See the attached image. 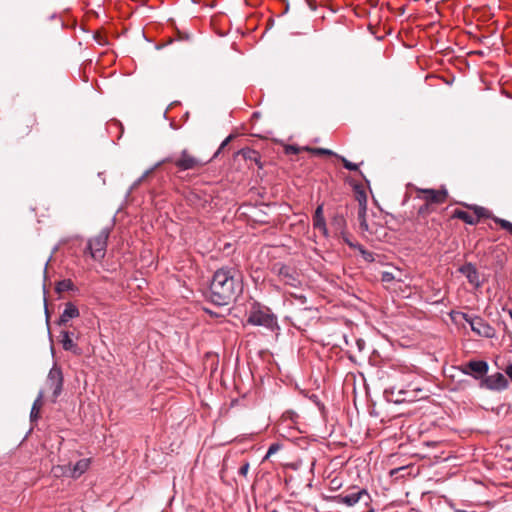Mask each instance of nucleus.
<instances>
[{"label": "nucleus", "instance_id": "412c9836", "mask_svg": "<svg viewBox=\"0 0 512 512\" xmlns=\"http://www.w3.org/2000/svg\"><path fill=\"white\" fill-rule=\"evenodd\" d=\"M35 123V120L31 117L24 119L17 125L16 135L19 138H23L25 135H28Z\"/></svg>", "mask_w": 512, "mask_h": 512}, {"label": "nucleus", "instance_id": "a211bd4d", "mask_svg": "<svg viewBox=\"0 0 512 512\" xmlns=\"http://www.w3.org/2000/svg\"><path fill=\"white\" fill-rule=\"evenodd\" d=\"M278 275L285 281L286 284L295 285V282H297L296 273L287 265H281V267L278 269Z\"/></svg>", "mask_w": 512, "mask_h": 512}, {"label": "nucleus", "instance_id": "5fc2aeb1", "mask_svg": "<svg viewBox=\"0 0 512 512\" xmlns=\"http://www.w3.org/2000/svg\"><path fill=\"white\" fill-rule=\"evenodd\" d=\"M204 311H205L206 313L210 314V315H213V312H212L211 310L207 309V308H204Z\"/></svg>", "mask_w": 512, "mask_h": 512}, {"label": "nucleus", "instance_id": "c756f323", "mask_svg": "<svg viewBox=\"0 0 512 512\" xmlns=\"http://www.w3.org/2000/svg\"><path fill=\"white\" fill-rule=\"evenodd\" d=\"M336 158L342 162L345 169H347L349 171H358L359 170L358 164L347 160L344 156L338 154Z\"/></svg>", "mask_w": 512, "mask_h": 512}, {"label": "nucleus", "instance_id": "0eeeda50", "mask_svg": "<svg viewBox=\"0 0 512 512\" xmlns=\"http://www.w3.org/2000/svg\"><path fill=\"white\" fill-rule=\"evenodd\" d=\"M334 500L339 504H345L351 507L358 502H362L367 506L372 499L366 489L353 487L349 492H343L337 496H334Z\"/></svg>", "mask_w": 512, "mask_h": 512}, {"label": "nucleus", "instance_id": "e433bc0d", "mask_svg": "<svg viewBox=\"0 0 512 512\" xmlns=\"http://www.w3.org/2000/svg\"><path fill=\"white\" fill-rule=\"evenodd\" d=\"M301 150H304V147L301 148L297 145H286L285 149H284L285 154H287V155H292V154L296 155V154L300 153Z\"/></svg>", "mask_w": 512, "mask_h": 512}, {"label": "nucleus", "instance_id": "20e7f679", "mask_svg": "<svg viewBox=\"0 0 512 512\" xmlns=\"http://www.w3.org/2000/svg\"><path fill=\"white\" fill-rule=\"evenodd\" d=\"M171 163L178 171H187L192 169L201 168L209 161H202L201 159L193 156L188 149H183L179 154L173 153L166 158L155 164V167H160L163 164Z\"/></svg>", "mask_w": 512, "mask_h": 512}, {"label": "nucleus", "instance_id": "338daca9", "mask_svg": "<svg viewBox=\"0 0 512 512\" xmlns=\"http://www.w3.org/2000/svg\"><path fill=\"white\" fill-rule=\"evenodd\" d=\"M389 428H390V427H388V426H386V427H385L386 435L388 434V429H389Z\"/></svg>", "mask_w": 512, "mask_h": 512}, {"label": "nucleus", "instance_id": "de8ad7c7", "mask_svg": "<svg viewBox=\"0 0 512 512\" xmlns=\"http://www.w3.org/2000/svg\"><path fill=\"white\" fill-rule=\"evenodd\" d=\"M395 275H393L392 272L386 270V282H390V281H393L395 280Z\"/></svg>", "mask_w": 512, "mask_h": 512}, {"label": "nucleus", "instance_id": "a19ab883", "mask_svg": "<svg viewBox=\"0 0 512 512\" xmlns=\"http://www.w3.org/2000/svg\"><path fill=\"white\" fill-rule=\"evenodd\" d=\"M266 218H267V213L262 210H259L257 212V218L255 219V222H257L259 224H267L268 220Z\"/></svg>", "mask_w": 512, "mask_h": 512}, {"label": "nucleus", "instance_id": "e2e57ef3", "mask_svg": "<svg viewBox=\"0 0 512 512\" xmlns=\"http://www.w3.org/2000/svg\"><path fill=\"white\" fill-rule=\"evenodd\" d=\"M392 457H393V454H390V455L388 456V460L390 461Z\"/></svg>", "mask_w": 512, "mask_h": 512}, {"label": "nucleus", "instance_id": "bb28decb", "mask_svg": "<svg viewBox=\"0 0 512 512\" xmlns=\"http://www.w3.org/2000/svg\"><path fill=\"white\" fill-rule=\"evenodd\" d=\"M468 208L472 209L475 213V218H478V220L480 218H491L493 219L494 216L491 215V212L486 209L485 207H482V206H478V205H472V206H468Z\"/></svg>", "mask_w": 512, "mask_h": 512}, {"label": "nucleus", "instance_id": "13d9d810", "mask_svg": "<svg viewBox=\"0 0 512 512\" xmlns=\"http://www.w3.org/2000/svg\"><path fill=\"white\" fill-rule=\"evenodd\" d=\"M359 173H360V175L363 177V179H364L366 182H368V181L366 180L365 176L363 175V172L359 171Z\"/></svg>", "mask_w": 512, "mask_h": 512}, {"label": "nucleus", "instance_id": "2eb2a0df", "mask_svg": "<svg viewBox=\"0 0 512 512\" xmlns=\"http://www.w3.org/2000/svg\"><path fill=\"white\" fill-rule=\"evenodd\" d=\"M236 154L241 155L245 161L255 163L259 169H262L264 166L260 153L250 147L242 148Z\"/></svg>", "mask_w": 512, "mask_h": 512}, {"label": "nucleus", "instance_id": "58836bf2", "mask_svg": "<svg viewBox=\"0 0 512 512\" xmlns=\"http://www.w3.org/2000/svg\"><path fill=\"white\" fill-rule=\"evenodd\" d=\"M369 362L371 365L374 366L373 371L371 372L372 375L375 376L377 378V380L381 381V379L383 377V372H382L381 368L376 366L375 364H373L372 357H370Z\"/></svg>", "mask_w": 512, "mask_h": 512}, {"label": "nucleus", "instance_id": "09e8293b", "mask_svg": "<svg viewBox=\"0 0 512 512\" xmlns=\"http://www.w3.org/2000/svg\"><path fill=\"white\" fill-rule=\"evenodd\" d=\"M317 229L320 230L324 236H326V237L328 236V229H327L326 224H324V228H317Z\"/></svg>", "mask_w": 512, "mask_h": 512}, {"label": "nucleus", "instance_id": "7c9ffc66", "mask_svg": "<svg viewBox=\"0 0 512 512\" xmlns=\"http://www.w3.org/2000/svg\"><path fill=\"white\" fill-rule=\"evenodd\" d=\"M234 137L235 136L233 134H230L229 136H227L222 141V143L220 144L219 148L216 150V152L213 154V156L208 161L210 162L213 159L217 158L220 155V153L222 152V150L234 139Z\"/></svg>", "mask_w": 512, "mask_h": 512}, {"label": "nucleus", "instance_id": "680f3d73", "mask_svg": "<svg viewBox=\"0 0 512 512\" xmlns=\"http://www.w3.org/2000/svg\"><path fill=\"white\" fill-rule=\"evenodd\" d=\"M309 5H310V7H311L312 9H315V6H314V5H312V3H311V2H309Z\"/></svg>", "mask_w": 512, "mask_h": 512}, {"label": "nucleus", "instance_id": "603ef678", "mask_svg": "<svg viewBox=\"0 0 512 512\" xmlns=\"http://www.w3.org/2000/svg\"><path fill=\"white\" fill-rule=\"evenodd\" d=\"M503 310L508 313V315L510 316V318L512 320V310L511 309H505V308H503Z\"/></svg>", "mask_w": 512, "mask_h": 512}, {"label": "nucleus", "instance_id": "ea45409f", "mask_svg": "<svg viewBox=\"0 0 512 512\" xmlns=\"http://www.w3.org/2000/svg\"><path fill=\"white\" fill-rule=\"evenodd\" d=\"M280 448L281 445L279 443L271 444L263 460L268 459L271 455L275 454Z\"/></svg>", "mask_w": 512, "mask_h": 512}, {"label": "nucleus", "instance_id": "aec40b11", "mask_svg": "<svg viewBox=\"0 0 512 512\" xmlns=\"http://www.w3.org/2000/svg\"><path fill=\"white\" fill-rule=\"evenodd\" d=\"M43 397L44 392L42 390L39 391L37 398L34 400L31 412H30V421L36 422L40 418V409L43 405Z\"/></svg>", "mask_w": 512, "mask_h": 512}, {"label": "nucleus", "instance_id": "79ce46f5", "mask_svg": "<svg viewBox=\"0 0 512 512\" xmlns=\"http://www.w3.org/2000/svg\"><path fill=\"white\" fill-rule=\"evenodd\" d=\"M249 468H250V464L248 461H245L241 467L239 468L238 470V474L241 475V476H246L248 474V471H249Z\"/></svg>", "mask_w": 512, "mask_h": 512}, {"label": "nucleus", "instance_id": "4468645a", "mask_svg": "<svg viewBox=\"0 0 512 512\" xmlns=\"http://www.w3.org/2000/svg\"><path fill=\"white\" fill-rule=\"evenodd\" d=\"M421 192L424 194V199L430 204L443 203L447 198L446 190L424 189Z\"/></svg>", "mask_w": 512, "mask_h": 512}, {"label": "nucleus", "instance_id": "69168bd1", "mask_svg": "<svg viewBox=\"0 0 512 512\" xmlns=\"http://www.w3.org/2000/svg\"><path fill=\"white\" fill-rule=\"evenodd\" d=\"M381 280L384 281V272L381 274Z\"/></svg>", "mask_w": 512, "mask_h": 512}, {"label": "nucleus", "instance_id": "72a5a7b5", "mask_svg": "<svg viewBox=\"0 0 512 512\" xmlns=\"http://www.w3.org/2000/svg\"><path fill=\"white\" fill-rule=\"evenodd\" d=\"M157 167L155 165L146 170L141 177H139L131 186L130 191L138 187Z\"/></svg>", "mask_w": 512, "mask_h": 512}, {"label": "nucleus", "instance_id": "f8f14e48", "mask_svg": "<svg viewBox=\"0 0 512 512\" xmlns=\"http://www.w3.org/2000/svg\"><path fill=\"white\" fill-rule=\"evenodd\" d=\"M80 312L75 304L72 302H67L65 304V309L60 315L59 319L56 321L58 326H65L67 322L71 319L79 317Z\"/></svg>", "mask_w": 512, "mask_h": 512}, {"label": "nucleus", "instance_id": "6e6552de", "mask_svg": "<svg viewBox=\"0 0 512 512\" xmlns=\"http://www.w3.org/2000/svg\"><path fill=\"white\" fill-rule=\"evenodd\" d=\"M462 317L478 336L485 338H493L495 336V329L480 316H470L467 313H463Z\"/></svg>", "mask_w": 512, "mask_h": 512}, {"label": "nucleus", "instance_id": "8fccbe9b", "mask_svg": "<svg viewBox=\"0 0 512 512\" xmlns=\"http://www.w3.org/2000/svg\"><path fill=\"white\" fill-rule=\"evenodd\" d=\"M343 239L346 244H348L350 247H354V244L350 241V239L346 236H343Z\"/></svg>", "mask_w": 512, "mask_h": 512}, {"label": "nucleus", "instance_id": "1a4fd4ad", "mask_svg": "<svg viewBox=\"0 0 512 512\" xmlns=\"http://www.w3.org/2000/svg\"><path fill=\"white\" fill-rule=\"evenodd\" d=\"M46 383L49 386V388H51L53 390L52 402L55 403L57 398L61 395V393L63 391V384H64V377H63L62 369L56 363L49 370Z\"/></svg>", "mask_w": 512, "mask_h": 512}, {"label": "nucleus", "instance_id": "3c124183", "mask_svg": "<svg viewBox=\"0 0 512 512\" xmlns=\"http://www.w3.org/2000/svg\"><path fill=\"white\" fill-rule=\"evenodd\" d=\"M47 266H48V262H46V264L44 266V271H43V273H44V280H46V278H47Z\"/></svg>", "mask_w": 512, "mask_h": 512}, {"label": "nucleus", "instance_id": "7ed1b4c3", "mask_svg": "<svg viewBox=\"0 0 512 512\" xmlns=\"http://www.w3.org/2000/svg\"><path fill=\"white\" fill-rule=\"evenodd\" d=\"M247 324L264 327L270 332L278 333L280 331L277 316L268 306L257 301L251 304Z\"/></svg>", "mask_w": 512, "mask_h": 512}, {"label": "nucleus", "instance_id": "b1692460", "mask_svg": "<svg viewBox=\"0 0 512 512\" xmlns=\"http://www.w3.org/2000/svg\"><path fill=\"white\" fill-rule=\"evenodd\" d=\"M76 289L71 279H63L56 283L55 291L61 294L66 291H74Z\"/></svg>", "mask_w": 512, "mask_h": 512}, {"label": "nucleus", "instance_id": "052dcab7", "mask_svg": "<svg viewBox=\"0 0 512 512\" xmlns=\"http://www.w3.org/2000/svg\"><path fill=\"white\" fill-rule=\"evenodd\" d=\"M385 510L386 512H388L390 510V507L386 505Z\"/></svg>", "mask_w": 512, "mask_h": 512}, {"label": "nucleus", "instance_id": "bf43d9fd", "mask_svg": "<svg viewBox=\"0 0 512 512\" xmlns=\"http://www.w3.org/2000/svg\"><path fill=\"white\" fill-rule=\"evenodd\" d=\"M43 291H44V294H46V293H47L46 285H45V284L43 285Z\"/></svg>", "mask_w": 512, "mask_h": 512}, {"label": "nucleus", "instance_id": "423d86ee", "mask_svg": "<svg viewBox=\"0 0 512 512\" xmlns=\"http://www.w3.org/2000/svg\"><path fill=\"white\" fill-rule=\"evenodd\" d=\"M109 235L110 228L106 227L97 236L88 241L86 249L94 260L100 261L105 257Z\"/></svg>", "mask_w": 512, "mask_h": 512}, {"label": "nucleus", "instance_id": "4d7b16f0", "mask_svg": "<svg viewBox=\"0 0 512 512\" xmlns=\"http://www.w3.org/2000/svg\"><path fill=\"white\" fill-rule=\"evenodd\" d=\"M389 34H391V30H390V29H389V30H388V29H386L385 35L387 36V35H389Z\"/></svg>", "mask_w": 512, "mask_h": 512}, {"label": "nucleus", "instance_id": "2f4dec72", "mask_svg": "<svg viewBox=\"0 0 512 512\" xmlns=\"http://www.w3.org/2000/svg\"><path fill=\"white\" fill-rule=\"evenodd\" d=\"M493 221L500 225L502 229L506 230L508 233L512 234V223L508 220L499 218V217H493Z\"/></svg>", "mask_w": 512, "mask_h": 512}, {"label": "nucleus", "instance_id": "9b49d317", "mask_svg": "<svg viewBox=\"0 0 512 512\" xmlns=\"http://www.w3.org/2000/svg\"><path fill=\"white\" fill-rule=\"evenodd\" d=\"M489 370V365L484 360H470L461 371L466 375H472L475 379H482Z\"/></svg>", "mask_w": 512, "mask_h": 512}, {"label": "nucleus", "instance_id": "5701e85b", "mask_svg": "<svg viewBox=\"0 0 512 512\" xmlns=\"http://www.w3.org/2000/svg\"><path fill=\"white\" fill-rule=\"evenodd\" d=\"M409 467L407 465H402L400 467L391 468L388 472L389 477L395 481L403 479L406 475H408Z\"/></svg>", "mask_w": 512, "mask_h": 512}, {"label": "nucleus", "instance_id": "39448f33", "mask_svg": "<svg viewBox=\"0 0 512 512\" xmlns=\"http://www.w3.org/2000/svg\"><path fill=\"white\" fill-rule=\"evenodd\" d=\"M316 309L311 306L295 307L293 308L291 315L286 316L288 320L298 330H304L306 326L315 318Z\"/></svg>", "mask_w": 512, "mask_h": 512}, {"label": "nucleus", "instance_id": "49530a36", "mask_svg": "<svg viewBox=\"0 0 512 512\" xmlns=\"http://www.w3.org/2000/svg\"><path fill=\"white\" fill-rule=\"evenodd\" d=\"M44 305H45V316H46V323L49 325V319H50V313L47 307V299L44 297Z\"/></svg>", "mask_w": 512, "mask_h": 512}, {"label": "nucleus", "instance_id": "ddd939ff", "mask_svg": "<svg viewBox=\"0 0 512 512\" xmlns=\"http://www.w3.org/2000/svg\"><path fill=\"white\" fill-rule=\"evenodd\" d=\"M459 272L463 274L468 282L476 287L480 286L479 273L472 263H465L459 268Z\"/></svg>", "mask_w": 512, "mask_h": 512}, {"label": "nucleus", "instance_id": "9d476101", "mask_svg": "<svg viewBox=\"0 0 512 512\" xmlns=\"http://www.w3.org/2000/svg\"><path fill=\"white\" fill-rule=\"evenodd\" d=\"M479 386L490 391H503L508 388L509 382L504 374L496 372L482 378Z\"/></svg>", "mask_w": 512, "mask_h": 512}, {"label": "nucleus", "instance_id": "864d4df0", "mask_svg": "<svg viewBox=\"0 0 512 512\" xmlns=\"http://www.w3.org/2000/svg\"><path fill=\"white\" fill-rule=\"evenodd\" d=\"M395 436H396V434H394V436L389 435L388 438H386V441H392V440L396 439Z\"/></svg>", "mask_w": 512, "mask_h": 512}, {"label": "nucleus", "instance_id": "a878e982", "mask_svg": "<svg viewBox=\"0 0 512 512\" xmlns=\"http://www.w3.org/2000/svg\"><path fill=\"white\" fill-rule=\"evenodd\" d=\"M368 29L377 40L381 41L384 39V35L380 34V31L383 29L380 26V20L373 21L372 19H370L368 23Z\"/></svg>", "mask_w": 512, "mask_h": 512}, {"label": "nucleus", "instance_id": "0e129e2a", "mask_svg": "<svg viewBox=\"0 0 512 512\" xmlns=\"http://www.w3.org/2000/svg\"><path fill=\"white\" fill-rule=\"evenodd\" d=\"M385 7H386L387 9H388V8H390V7H389V2H386Z\"/></svg>", "mask_w": 512, "mask_h": 512}, {"label": "nucleus", "instance_id": "393cba45", "mask_svg": "<svg viewBox=\"0 0 512 512\" xmlns=\"http://www.w3.org/2000/svg\"><path fill=\"white\" fill-rule=\"evenodd\" d=\"M454 217L464 221L466 224L469 225H475L478 223V218H475L473 215L463 210H456L454 212Z\"/></svg>", "mask_w": 512, "mask_h": 512}, {"label": "nucleus", "instance_id": "4be33fe9", "mask_svg": "<svg viewBox=\"0 0 512 512\" xmlns=\"http://www.w3.org/2000/svg\"><path fill=\"white\" fill-rule=\"evenodd\" d=\"M323 203L318 205L315 209L314 215H313V226L314 228H324V224H326L324 215H323Z\"/></svg>", "mask_w": 512, "mask_h": 512}, {"label": "nucleus", "instance_id": "f257e3e1", "mask_svg": "<svg viewBox=\"0 0 512 512\" xmlns=\"http://www.w3.org/2000/svg\"><path fill=\"white\" fill-rule=\"evenodd\" d=\"M242 293V273L236 267L222 266L213 273L203 297L211 304L222 307L234 303Z\"/></svg>", "mask_w": 512, "mask_h": 512}, {"label": "nucleus", "instance_id": "c85d7f7f", "mask_svg": "<svg viewBox=\"0 0 512 512\" xmlns=\"http://www.w3.org/2000/svg\"><path fill=\"white\" fill-rule=\"evenodd\" d=\"M332 225L336 228V230L343 233V229L346 226V220L344 216L341 214H336L332 219Z\"/></svg>", "mask_w": 512, "mask_h": 512}, {"label": "nucleus", "instance_id": "4c0bfd02", "mask_svg": "<svg viewBox=\"0 0 512 512\" xmlns=\"http://www.w3.org/2000/svg\"><path fill=\"white\" fill-rule=\"evenodd\" d=\"M368 411H369L370 416H374V417H379L381 414V411L376 409V402L373 401L372 399H369Z\"/></svg>", "mask_w": 512, "mask_h": 512}, {"label": "nucleus", "instance_id": "dca6fc26", "mask_svg": "<svg viewBox=\"0 0 512 512\" xmlns=\"http://www.w3.org/2000/svg\"><path fill=\"white\" fill-rule=\"evenodd\" d=\"M60 335L62 337V339H61L62 347L65 351H70V352L74 353L75 355L81 354V348L71 338L73 333L66 331V330H62L60 332Z\"/></svg>", "mask_w": 512, "mask_h": 512}, {"label": "nucleus", "instance_id": "a18cd8bd", "mask_svg": "<svg viewBox=\"0 0 512 512\" xmlns=\"http://www.w3.org/2000/svg\"><path fill=\"white\" fill-rule=\"evenodd\" d=\"M505 374L509 377L512 382V364H508L504 369Z\"/></svg>", "mask_w": 512, "mask_h": 512}, {"label": "nucleus", "instance_id": "37998d69", "mask_svg": "<svg viewBox=\"0 0 512 512\" xmlns=\"http://www.w3.org/2000/svg\"><path fill=\"white\" fill-rule=\"evenodd\" d=\"M429 211H430V203L426 202L425 204H423L422 206L419 207L418 214L425 215V214L429 213Z\"/></svg>", "mask_w": 512, "mask_h": 512}, {"label": "nucleus", "instance_id": "6ab92c4d", "mask_svg": "<svg viewBox=\"0 0 512 512\" xmlns=\"http://www.w3.org/2000/svg\"><path fill=\"white\" fill-rule=\"evenodd\" d=\"M89 464V459L83 458L78 460L72 468H69L70 476L75 479L79 478L84 472H86V470L89 467Z\"/></svg>", "mask_w": 512, "mask_h": 512}, {"label": "nucleus", "instance_id": "6e6d98bb", "mask_svg": "<svg viewBox=\"0 0 512 512\" xmlns=\"http://www.w3.org/2000/svg\"><path fill=\"white\" fill-rule=\"evenodd\" d=\"M258 116H259V113H258V112H254V113H253V117L258 118Z\"/></svg>", "mask_w": 512, "mask_h": 512}, {"label": "nucleus", "instance_id": "f03ea898", "mask_svg": "<svg viewBox=\"0 0 512 512\" xmlns=\"http://www.w3.org/2000/svg\"><path fill=\"white\" fill-rule=\"evenodd\" d=\"M411 374L408 372L406 367L395 368L389 367V371H386V401L393 402L395 404L402 403L405 401H411L408 399L409 391L406 387L410 383Z\"/></svg>", "mask_w": 512, "mask_h": 512}, {"label": "nucleus", "instance_id": "c9c22d12", "mask_svg": "<svg viewBox=\"0 0 512 512\" xmlns=\"http://www.w3.org/2000/svg\"><path fill=\"white\" fill-rule=\"evenodd\" d=\"M360 253L363 257V259L367 262H373L375 261V256L373 252L365 250L361 245H359Z\"/></svg>", "mask_w": 512, "mask_h": 512}, {"label": "nucleus", "instance_id": "c03bdc74", "mask_svg": "<svg viewBox=\"0 0 512 512\" xmlns=\"http://www.w3.org/2000/svg\"><path fill=\"white\" fill-rule=\"evenodd\" d=\"M300 304H306L307 302V297L303 294H293L292 295Z\"/></svg>", "mask_w": 512, "mask_h": 512}, {"label": "nucleus", "instance_id": "f3484780", "mask_svg": "<svg viewBox=\"0 0 512 512\" xmlns=\"http://www.w3.org/2000/svg\"><path fill=\"white\" fill-rule=\"evenodd\" d=\"M355 198L359 203V218L366 212L367 194L361 184L354 186Z\"/></svg>", "mask_w": 512, "mask_h": 512}, {"label": "nucleus", "instance_id": "774afa93", "mask_svg": "<svg viewBox=\"0 0 512 512\" xmlns=\"http://www.w3.org/2000/svg\"><path fill=\"white\" fill-rule=\"evenodd\" d=\"M361 226H365V227H367V224H366L365 222H362V223H361Z\"/></svg>", "mask_w": 512, "mask_h": 512}, {"label": "nucleus", "instance_id": "f704fd0d", "mask_svg": "<svg viewBox=\"0 0 512 512\" xmlns=\"http://www.w3.org/2000/svg\"><path fill=\"white\" fill-rule=\"evenodd\" d=\"M157 167L155 165L146 170L141 177H139L131 186L130 191L138 187Z\"/></svg>", "mask_w": 512, "mask_h": 512}, {"label": "nucleus", "instance_id": "473e14b6", "mask_svg": "<svg viewBox=\"0 0 512 512\" xmlns=\"http://www.w3.org/2000/svg\"><path fill=\"white\" fill-rule=\"evenodd\" d=\"M157 167L155 165L146 170L141 177H139L131 186L130 191L138 187Z\"/></svg>", "mask_w": 512, "mask_h": 512}, {"label": "nucleus", "instance_id": "cd10ccee", "mask_svg": "<svg viewBox=\"0 0 512 512\" xmlns=\"http://www.w3.org/2000/svg\"><path fill=\"white\" fill-rule=\"evenodd\" d=\"M304 150L308 151L314 155H325V156H333V157H337V155H338L334 151L327 149V148H312V147L306 146V147H304Z\"/></svg>", "mask_w": 512, "mask_h": 512}]
</instances>
